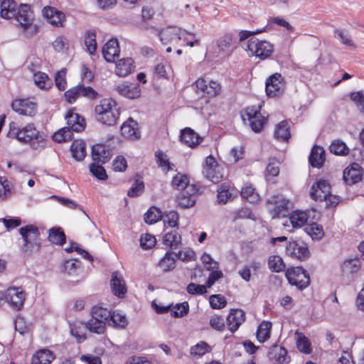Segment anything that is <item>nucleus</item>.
I'll return each mask as SVG.
<instances>
[{"mask_svg": "<svg viewBox=\"0 0 364 364\" xmlns=\"http://www.w3.org/2000/svg\"><path fill=\"white\" fill-rule=\"evenodd\" d=\"M0 8L1 18L5 19L14 18L24 30L32 25V11L28 4H21L19 6H17L14 0H4L1 3Z\"/></svg>", "mask_w": 364, "mask_h": 364, "instance_id": "obj_1", "label": "nucleus"}, {"mask_svg": "<svg viewBox=\"0 0 364 364\" xmlns=\"http://www.w3.org/2000/svg\"><path fill=\"white\" fill-rule=\"evenodd\" d=\"M97 120L107 126H114L119 117V108L114 100L111 98L103 99L95 107Z\"/></svg>", "mask_w": 364, "mask_h": 364, "instance_id": "obj_2", "label": "nucleus"}, {"mask_svg": "<svg viewBox=\"0 0 364 364\" xmlns=\"http://www.w3.org/2000/svg\"><path fill=\"white\" fill-rule=\"evenodd\" d=\"M23 239L21 251L27 256H30L38 252L41 247L40 230L34 225H27L18 230Z\"/></svg>", "mask_w": 364, "mask_h": 364, "instance_id": "obj_3", "label": "nucleus"}, {"mask_svg": "<svg viewBox=\"0 0 364 364\" xmlns=\"http://www.w3.org/2000/svg\"><path fill=\"white\" fill-rule=\"evenodd\" d=\"M245 50L250 56H255L263 60L269 58L274 50L273 45L267 41L251 38L247 43Z\"/></svg>", "mask_w": 364, "mask_h": 364, "instance_id": "obj_4", "label": "nucleus"}, {"mask_svg": "<svg viewBox=\"0 0 364 364\" xmlns=\"http://www.w3.org/2000/svg\"><path fill=\"white\" fill-rule=\"evenodd\" d=\"M285 275L289 283L300 290L306 288L310 284L309 274L301 267L289 268Z\"/></svg>", "mask_w": 364, "mask_h": 364, "instance_id": "obj_5", "label": "nucleus"}, {"mask_svg": "<svg viewBox=\"0 0 364 364\" xmlns=\"http://www.w3.org/2000/svg\"><path fill=\"white\" fill-rule=\"evenodd\" d=\"M243 121L248 120L251 129L255 132H259L266 122V118L260 113V107L252 106L241 112Z\"/></svg>", "mask_w": 364, "mask_h": 364, "instance_id": "obj_6", "label": "nucleus"}, {"mask_svg": "<svg viewBox=\"0 0 364 364\" xmlns=\"http://www.w3.org/2000/svg\"><path fill=\"white\" fill-rule=\"evenodd\" d=\"M289 200L283 196H273L267 200V205L272 218L285 217L289 210Z\"/></svg>", "mask_w": 364, "mask_h": 364, "instance_id": "obj_7", "label": "nucleus"}, {"mask_svg": "<svg viewBox=\"0 0 364 364\" xmlns=\"http://www.w3.org/2000/svg\"><path fill=\"white\" fill-rule=\"evenodd\" d=\"M285 90V81L280 73L269 76L265 82V91L268 97H276L282 95Z\"/></svg>", "mask_w": 364, "mask_h": 364, "instance_id": "obj_8", "label": "nucleus"}, {"mask_svg": "<svg viewBox=\"0 0 364 364\" xmlns=\"http://www.w3.org/2000/svg\"><path fill=\"white\" fill-rule=\"evenodd\" d=\"M5 299L15 309L20 310L23 306L26 293L21 287H9L4 294Z\"/></svg>", "mask_w": 364, "mask_h": 364, "instance_id": "obj_9", "label": "nucleus"}, {"mask_svg": "<svg viewBox=\"0 0 364 364\" xmlns=\"http://www.w3.org/2000/svg\"><path fill=\"white\" fill-rule=\"evenodd\" d=\"M197 92L203 97H212L216 96L220 91V85L215 81L199 78L195 82Z\"/></svg>", "mask_w": 364, "mask_h": 364, "instance_id": "obj_10", "label": "nucleus"}, {"mask_svg": "<svg viewBox=\"0 0 364 364\" xmlns=\"http://www.w3.org/2000/svg\"><path fill=\"white\" fill-rule=\"evenodd\" d=\"M198 191L195 185L187 186V188L183 190L176 198L178 205L182 208H188L193 206L196 201V195Z\"/></svg>", "mask_w": 364, "mask_h": 364, "instance_id": "obj_11", "label": "nucleus"}, {"mask_svg": "<svg viewBox=\"0 0 364 364\" xmlns=\"http://www.w3.org/2000/svg\"><path fill=\"white\" fill-rule=\"evenodd\" d=\"M363 174L362 167L357 163H353L344 169L343 178L346 184L350 186L361 181Z\"/></svg>", "mask_w": 364, "mask_h": 364, "instance_id": "obj_12", "label": "nucleus"}, {"mask_svg": "<svg viewBox=\"0 0 364 364\" xmlns=\"http://www.w3.org/2000/svg\"><path fill=\"white\" fill-rule=\"evenodd\" d=\"M286 252L291 257L301 261L308 259L310 255L309 250L305 244H299L295 241L288 242Z\"/></svg>", "mask_w": 364, "mask_h": 364, "instance_id": "obj_13", "label": "nucleus"}, {"mask_svg": "<svg viewBox=\"0 0 364 364\" xmlns=\"http://www.w3.org/2000/svg\"><path fill=\"white\" fill-rule=\"evenodd\" d=\"M330 193V183L326 180L320 179L311 186L310 196L314 200H323Z\"/></svg>", "mask_w": 364, "mask_h": 364, "instance_id": "obj_14", "label": "nucleus"}, {"mask_svg": "<svg viewBox=\"0 0 364 364\" xmlns=\"http://www.w3.org/2000/svg\"><path fill=\"white\" fill-rule=\"evenodd\" d=\"M12 109L23 116H33L36 113V104L28 100H15L11 103Z\"/></svg>", "mask_w": 364, "mask_h": 364, "instance_id": "obj_15", "label": "nucleus"}, {"mask_svg": "<svg viewBox=\"0 0 364 364\" xmlns=\"http://www.w3.org/2000/svg\"><path fill=\"white\" fill-rule=\"evenodd\" d=\"M43 15L51 25L57 27L63 26L65 16L63 12L58 11L56 9L50 6L44 7Z\"/></svg>", "mask_w": 364, "mask_h": 364, "instance_id": "obj_16", "label": "nucleus"}, {"mask_svg": "<svg viewBox=\"0 0 364 364\" xmlns=\"http://www.w3.org/2000/svg\"><path fill=\"white\" fill-rule=\"evenodd\" d=\"M102 55L107 62L112 63L119 56L120 50L117 38H112L102 48Z\"/></svg>", "mask_w": 364, "mask_h": 364, "instance_id": "obj_17", "label": "nucleus"}, {"mask_svg": "<svg viewBox=\"0 0 364 364\" xmlns=\"http://www.w3.org/2000/svg\"><path fill=\"white\" fill-rule=\"evenodd\" d=\"M117 92L129 99H135L140 96L141 90L138 84L124 82L117 86Z\"/></svg>", "mask_w": 364, "mask_h": 364, "instance_id": "obj_18", "label": "nucleus"}, {"mask_svg": "<svg viewBox=\"0 0 364 364\" xmlns=\"http://www.w3.org/2000/svg\"><path fill=\"white\" fill-rule=\"evenodd\" d=\"M185 32V31H182L178 28L168 27L165 29H162L159 32V36L161 41L166 44L168 43L179 41Z\"/></svg>", "mask_w": 364, "mask_h": 364, "instance_id": "obj_19", "label": "nucleus"}, {"mask_svg": "<svg viewBox=\"0 0 364 364\" xmlns=\"http://www.w3.org/2000/svg\"><path fill=\"white\" fill-rule=\"evenodd\" d=\"M112 155V150L105 144H99L92 147V157L95 162L105 164Z\"/></svg>", "mask_w": 364, "mask_h": 364, "instance_id": "obj_20", "label": "nucleus"}, {"mask_svg": "<svg viewBox=\"0 0 364 364\" xmlns=\"http://www.w3.org/2000/svg\"><path fill=\"white\" fill-rule=\"evenodd\" d=\"M181 140L189 147L194 148L202 141L203 137L200 136L193 129L186 127L181 131Z\"/></svg>", "mask_w": 364, "mask_h": 364, "instance_id": "obj_21", "label": "nucleus"}, {"mask_svg": "<svg viewBox=\"0 0 364 364\" xmlns=\"http://www.w3.org/2000/svg\"><path fill=\"white\" fill-rule=\"evenodd\" d=\"M245 320V313L240 309H231L229 311V331L235 333Z\"/></svg>", "mask_w": 364, "mask_h": 364, "instance_id": "obj_22", "label": "nucleus"}, {"mask_svg": "<svg viewBox=\"0 0 364 364\" xmlns=\"http://www.w3.org/2000/svg\"><path fill=\"white\" fill-rule=\"evenodd\" d=\"M65 118L67 119V127L72 132H80L85 129L84 119L78 114L69 110Z\"/></svg>", "mask_w": 364, "mask_h": 364, "instance_id": "obj_23", "label": "nucleus"}, {"mask_svg": "<svg viewBox=\"0 0 364 364\" xmlns=\"http://www.w3.org/2000/svg\"><path fill=\"white\" fill-rule=\"evenodd\" d=\"M269 358L274 364H284L288 363L290 360L289 357L287 356V350L277 345H273L270 347Z\"/></svg>", "mask_w": 364, "mask_h": 364, "instance_id": "obj_24", "label": "nucleus"}, {"mask_svg": "<svg viewBox=\"0 0 364 364\" xmlns=\"http://www.w3.org/2000/svg\"><path fill=\"white\" fill-rule=\"evenodd\" d=\"M26 139L28 144L33 149H37L39 143L44 141V136L36 129L33 124L26 126Z\"/></svg>", "mask_w": 364, "mask_h": 364, "instance_id": "obj_25", "label": "nucleus"}, {"mask_svg": "<svg viewBox=\"0 0 364 364\" xmlns=\"http://www.w3.org/2000/svg\"><path fill=\"white\" fill-rule=\"evenodd\" d=\"M361 267V262L358 258L348 259L341 265L342 274L347 277H353L358 272Z\"/></svg>", "mask_w": 364, "mask_h": 364, "instance_id": "obj_26", "label": "nucleus"}, {"mask_svg": "<svg viewBox=\"0 0 364 364\" xmlns=\"http://www.w3.org/2000/svg\"><path fill=\"white\" fill-rule=\"evenodd\" d=\"M110 285L112 292L118 297L123 296L127 292V288L123 277L119 275L117 272L112 273Z\"/></svg>", "mask_w": 364, "mask_h": 364, "instance_id": "obj_27", "label": "nucleus"}, {"mask_svg": "<svg viewBox=\"0 0 364 364\" xmlns=\"http://www.w3.org/2000/svg\"><path fill=\"white\" fill-rule=\"evenodd\" d=\"M309 161L311 166L321 168L325 161V151L323 148L316 145L314 146L311 149Z\"/></svg>", "mask_w": 364, "mask_h": 364, "instance_id": "obj_28", "label": "nucleus"}, {"mask_svg": "<svg viewBox=\"0 0 364 364\" xmlns=\"http://www.w3.org/2000/svg\"><path fill=\"white\" fill-rule=\"evenodd\" d=\"M120 130L122 134L126 138L138 139L140 136L137 128V122L132 118L122 124Z\"/></svg>", "mask_w": 364, "mask_h": 364, "instance_id": "obj_29", "label": "nucleus"}, {"mask_svg": "<svg viewBox=\"0 0 364 364\" xmlns=\"http://www.w3.org/2000/svg\"><path fill=\"white\" fill-rule=\"evenodd\" d=\"M55 358L53 353L48 349H41L32 357V364H50Z\"/></svg>", "mask_w": 364, "mask_h": 364, "instance_id": "obj_30", "label": "nucleus"}, {"mask_svg": "<svg viewBox=\"0 0 364 364\" xmlns=\"http://www.w3.org/2000/svg\"><path fill=\"white\" fill-rule=\"evenodd\" d=\"M134 60L131 58L119 60L116 63V74L121 77H125L130 74L134 70Z\"/></svg>", "mask_w": 364, "mask_h": 364, "instance_id": "obj_31", "label": "nucleus"}, {"mask_svg": "<svg viewBox=\"0 0 364 364\" xmlns=\"http://www.w3.org/2000/svg\"><path fill=\"white\" fill-rule=\"evenodd\" d=\"M72 156L77 161H82L86 156L85 144L82 140H75L70 146Z\"/></svg>", "mask_w": 364, "mask_h": 364, "instance_id": "obj_32", "label": "nucleus"}, {"mask_svg": "<svg viewBox=\"0 0 364 364\" xmlns=\"http://www.w3.org/2000/svg\"><path fill=\"white\" fill-rule=\"evenodd\" d=\"M163 244L171 249H177L181 246V237L176 230H171L164 236Z\"/></svg>", "mask_w": 364, "mask_h": 364, "instance_id": "obj_33", "label": "nucleus"}, {"mask_svg": "<svg viewBox=\"0 0 364 364\" xmlns=\"http://www.w3.org/2000/svg\"><path fill=\"white\" fill-rule=\"evenodd\" d=\"M290 127L287 121H282L276 126L274 136L279 141H286L290 138Z\"/></svg>", "mask_w": 364, "mask_h": 364, "instance_id": "obj_34", "label": "nucleus"}, {"mask_svg": "<svg viewBox=\"0 0 364 364\" xmlns=\"http://www.w3.org/2000/svg\"><path fill=\"white\" fill-rule=\"evenodd\" d=\"M272 323L262 321L258 326L256 333L257 339L259 343H264L267 341L271 334Z\"/></svg>", "mask_w": 364, "mask_h": 364, "instance_id": "obj_35", "label": "nucleus"}, {"mask_svg": "<svg viewBox=\"0 0 364 364\" xmlns=\"http://www.w3.org/2000/svg\"><path fill=\"white\" fill-rule=\"evenodd\" d=\"M65 235L61 228L54 227L50 229L48 240L53 244L62 245L65 242Z\"/></svg>", "mask_w": 364, "mask_h": 364, "instance_id": "obj_36", "label": "nucleus"}, {"mask_svg": "<svg viewBox=\"0 0 364 364\" xmlns=\"http://www.w3.org/2000/svg\"><path fill=\"white\" fill-rule=\"evenodd\" d=\"M293 228H297L304 225L308 220L307 214L301 210L293 211L289 218Z\"/></svg>", "mask_w": 364, "mask_h": 364, "instance_id": "obj_37", "label": "nucleus"}, {"mask_svg": "<svg viewBox=\"0 0 364 364\" xmlns=\"http://www.w3.org/2000/svg\"><path fill=\"white\" fill-rule=\"evenodd\" d=\"M240 196L250 203H257L259 200V196L251 185H245L240 191Z\"/></svg>", "mask_w": 364, "mask_h": 364, "instance_id": "obj_38", "label": "nucleus"}, {"mask_svg": "<svg viewBox=\"0 0 364 364\" xmlns=\"http://www.w3.org/2000/svg\"><path fill=\"white\" fill-rule=\"evenodd\" d=\"M106 323L102 320H97L92 317L87 322L85 323V328L90 332L102 334L105 332Z\"/></svg>", "mask_w": 364, "mask_h": 364, "instance_id": "obj_39", "label": "nucleus"}, {"mask_svg": "<svg viewBox=\"0 0 364 364\" xmlns=\"http://www.w3.org/2000/svg\"><path fill=\"white\" fill-rule=\"evenodd\" d=\"M189 178L187 175L178 173L172 179L171 186L173 188L181 190L182 191L187 188V186H191L189 184Z\"/></svg>", "mask_w": 364, "mask_h": 364, "instance_id": "obj_40", "label": "nucleus"}, {"mask_svg": "<svg viewBox=\"0 0 364 364\" xmlns=\"http://www.w3.org/2000/svg\"><path fill=\"white\" fill-rule=\"evenodd\" d=\"M237 219H250L256 221L257 217L250 208L245 207L237 209L232 213V220L235 221Z\"/></svg>", "mask_w": 364, "mask_h": 364, "instance_id": "obj_41", "label": "nucleus"}, {"mask_svg": "<svg viewBox=\"0 0 364 364\" xmlns=\"http://www.w3.org/2000/svg\"><path fill=\"white\" fill-rule=\"evenodd\" d=\"M173 252L167 251L164 257L159 262V266L164 272H168L175 268L176 258L171 255Z\"/></svg>", "mask_w": 364, "mask_h": 364, "instance_id": "obj_42", "label": "nucleus"}, {"mask_svg": "<svg viewBox=\"0 0 364 364\" xmlns=\"http://www.w3.org/2000/svg\"><path fill=\"white\" fill-rule=\"evenodd\" d=\"M268 267L273 272H280L284 270L286 266L282 257L272 255L268 259Z\"/></svg>", "mask_w": 364, "mask_h": 364, "instance_id": "obj_43", "label": "nucleus"}, {"mask_svg": "<svg viewBox=\"0 0 364 364\" xmlns=\"http://www.w3.org/2000/svg\"><path fill=\"white\" fill-rule=\"evenodd\" d=\"M85 44L87 51L91 55H94L97 50L96 33L95 31H87L85 36Z\"/></svg>", "mask_w": 364, "mask_h": 364, "instance_id": "obj_44", "label": "nucleus"}, {"mask_svg": "<svg viewBox=\"0 0 364 364\" xmlns=\"http://www.w3.org/2000/svg\"><path fill=\"white\" fill-rule=\"evenodd\" d=\"M296 346L299 351L309 354L311 353V343L309 340L301 333H296Z\"/></svg>", "mask_w": 364, "mask_h": 364, "instance_id": "obj_45", "label": "nucleus"}, {"mask_svg": "<svg viewBox=\"0 0 364 364\" xmlns=\"http://www.w3.org/2000/svg\"><path fill=\"white\" fill-rule=\"evenodd\" d=\"M330 151L336 155L346 156L349 152L346 144L341 140L333 141L329 146Z\"/></svg>", "mask_w": 364, "mask_h": 364, "instance_id": "obj_46", "label": "nucleus"}, {"mask_svg": "<svg viewBox=\"0 0 364 364\" xmlns=\"http://www.w3.org/2000/svg\"><path fill=\"white\" fill-rule=\"evenodd\" d=\"M161 211L156 207H151L144 215V221L148 224H153L161 220Z\"/></svg>", "mask_w": 364, "mask_h": 364, "instance_id": "obj_47", "label": "nucleus"}, {"mask_svg": "<svg viewBox=\"0 0 364 364\" xmlns=\"http://www.w3.org/2000/svg\"><path fill=\"white\" fill-rule=\"evenodd\" d=\"M189 311V305L187 301L172 305L171 316L174 318H181L187 315Z\"/></svg>", "mask_w": 364, "mask_h": 364, "instance_id": "obj_48", "label": "nucleus"}, {"mask_svg": "<svg viewBox=\"0 0 364 364\" xmlns=\"http://www.w3.org/2000/svg\"><path fill=\"white\" fill-rule=\"evenodd\" d=\"M203 173L205 178L214 183H219L223 178L219 171V166L218 167L205 168V169H203Z\"/></svg>", "mask_w": 364, "mask_h": 364, "instance_id": "obj_49", "label": "nucleus"}, {"mask_svg": "<svg viewBox=\"0 0 364 364\" xmlns=\"http://www.w3.org/2000/svg\"><path fill=\"white\" fill-rule=\"evenodd\" d=\"M52 138L58 143L64 142L72 139L73 132L68 127H63L55 132Z\"/></svg>", "mask_w": 364, "mask_h": 364, "instance_id": "obj_50", "label": "nucleus"}, {"mask_svg": "<svg viewBox=\"0 0 364 364\" xmlns=\"http://www.w3.org/2000/svg\"><path fill=\"white\" fill-rule=\"evenodd\" d=\"M80 262L77 260H66L62 265V270L68 275H75L77 274V269L80 267Z\"/></svg>", "mask_w": 364, "mask_h": 364, "instance_id": "obj_51", "label": "nucleus"}, {"mask_svg": "<svg viewBox=\"0 0 364 364\" xmlns=\"http://www.w3.org/2000/svg\"><path fill=\"white\" fill-rule=\"evenodd\" d=\"M85 323H72L70 324V333L76 338L77 343H82L86 339V336L83 333L81 326H84Z\"/></svg>", "mask_w": 364, "mask_h": 364, "instance_id": "obj_52", "label": "nucleus"}, {"mask_svg": "<svg viewBox=\"0 0 364 364\" xmlns=\"http://www.w3.org/2000/svg\"><path fill=\"white\" fill-rule=\"evenodd\" d=\"M91 316L95 319L102 320L106 323L108 318H110L111 312L107 309L96 306L92 308Z\"/></svg>", "mask_w": 364, "mask_h": 364, "instance_id": "obj_53", "label": "nucleus"}, {"mask_svg": "<svg viewBox=\"0 0 364 364\" xmlns=\"http://www.w3.org/2000/svg\"><path fill=\"white\" fill-rule=\"evenodd\" d=\"M351 101L357 107L360 113L364 114V95L362 91L352 92L349 94Z\"/></svg>", "mask_w": 364, "mask_h": 364, "instance_id": "obj_54", "label": "nucleus"}, {"mask_svg": "<svg viewBox=\"0 0 364 364\" xmlns=\"http://www.w3.org/2000/svg\"><path fill=\"white\" fill-rule=\"evenodd\" d=\"M211 350V347L205 341H200L192 346L190 353L193 355L202 356Z\"/></svg>", "mask_w": 364, "mask_h": 364, "instance_id": "obj_55", "label": "nucleus"}, {"mask_svg": "<svg viewBox=\"0 0 364 364\" xmlns=\"http://www.w3.org/2000/svg\"><path fill=\"white\" fill-rule=\"evenodd\" d=\"M90 171L97 179L105 181L107 178V175L105 168L102 165L92 163L90 166Z\"/></svg>", "mask_w": 364, "mask_h": 364, "instance_id": "obj_56", "label": "nucleus"}, {"mask_svg": "<svg viewBox=\"0 0 364 364\" xmlns=\"http://www.w3.org/2000/svg\"><path fill=\"white\" fill-rule=\"evenodd\" d=\"M110 321L115 327L124 328L127 325L126 316L116 311L111 313Z\"/></svg>", "mask_w": 364, "mask_h": 364, "instance_id": "obj_57", "label": "nucleus"}, {"mask_svg": "<svg viewBox=\"0 0 364 364\" xmlns=\"http://www.w3.org/2000/svg\"><path fill=\"white\" fill-rule=\"evenodd\" d=\"M144 191V183L143 181L139 182L137 180L134 181L132 187L127 192V196L130 198L139 196Z\"/></svg>", "mask_w": 364, "mask_h": 364, "instance_id": "obj_58", "label": "nucleus"}, {"mask_svg": "<svg viewBox=\"0 0 364 364\" xmlns=\"http://www.w3.org/2000/svg\"><path fill=\"white\" fill-rule=\"evenodd\" d=\"M217 203L218 204L225 205L228 203V184L226 183H221L217 189Z\"/></svg>", "mask_w": 364, "mask_h": 364, "instance_id": "obj_59", "label": "nucleus"}, {"mask_svg": "<svg viewBox=\"0 0 364 364\" xmlns=\"http://www.w3.org/2000/svg\"><path fill=\"white\" fill-rule=\"evenodd\" d=\"M34 80L35 83L41 89H46L50 87V79L44 73L39 72L38 73L35 74Z\"/></svg>", "mask_w": 364, "mask_h": 364, "instance_id": "obj_60", "label": "nucleus"}, {"mask_svg": "<svg viewBox=\"0 0 364 364\" xmlns=\"http://www.w3.org/2000/svg\"><path fill=\"white\" fill-rule=\"evenodd\" d=\"M156 240L154 236L146 233L142 235L140 239V245L144 250L151 249L156 245Z\"/></svg>", "mask_w": 364, "mask_h": 364, "instance_id": "obj_61", "label": "nucleus"}, {"mask_svg": "<svg viewBox=\"0 0 364 364\" xmlns=\"http://www.w3.org/2000/svg\"><path fill=\"white\" fill-rule=\"evenodd\" d=\"M210 306L215 309H221L226 305L225 298L220 294H213L209 299Z\"/></svg>", "mask_w": 364, "mask_h": 364, "instance_id": "obj_62", "label": "nucleus"}, {"mask_svg": "<svg viewBox=\"0 0 364 364\" xmlns=\"http://www.w3.org/2000/svg\"><path fill=\"white\" fill-rule=\"evenodd\" d=\"M307 232L313 240H320L324 235L322 227L316 223L311 224Z\"/></svg>", "mask_w": 364, "mask_h": 364, "instance_id": "obj_63", "label": "nucleus"}, {"mask_svg": "<svg viewBox=\"0 0 364 364\" xmlns=\"http://www.w3.org/2000/svg\"><path fill=\"white\" fill-rule=\"evenodd\" d=\"M207 287L205 285L197 284L195 283H190L186 287V291L188 294L193 295H202L207 292Z\"/></svg>", "mask_w": 364, "mask_h": 364, "instance_id": "obj_64", "label": "nucleus"}]
</instances>
